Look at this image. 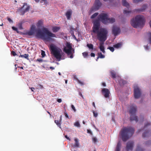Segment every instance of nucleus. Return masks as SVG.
I'll list each match as a JSON object with an SVG mask.
<instances>
[{
  "label": "nucleus",
  "mask_w": 151,
  "mask_h": 151,
  "mask_svg": "<svg viewBox=\"0 0 151 151\" xmlns=\"http://www.w3.org/2000/svg\"><path fill=\"white\" fill-rule=\"evenodd\" d=\"M147 4H144L143 5L142 8L135 9V11L136 12L140 13L141 12H143L147 8Z\"/></svg>",
  "instance_id": "16"
},
{
  "label": "nucleus",
  "mask_w": 151,
  "mask_h": 151,
  "mask_svg": "<svg viewBox=\"0 0 151 151\" xmlns=\"http://www.w3.org/2000/svg\"><path fill=\"white\" fill-rule=\"evenodd\" d=\"M12 28L14 30L16 31H18V29H17V28L15 27H12Z\"/></svg>",
  "instance_id": "45"
},
{
  "label": "nucleus",
  "mask_w": 151,
  "mask_h": 151,
  "mask_svg": "<svg viewBox=\"0 0 151 151\" xmlns=\"http://www.w3.org/2000/svg\"><path fill=\"white\" fill-rule=\"evenodd\" d=\"M103 95L106 98H109L110 93L109 90L107 88H104L101 90Z\"/></svg>",
  "instance_id": "13"
},
{
  "label": "nucleus",
  "mask_w": 151,
  "mask_h": 151,
  "mask_svg": "<svg viewBox=\"0 0 151 151\" xmlns=\"http://www.w3.org/2000/svg\"><path fill=\"white\" fill-rule=\"evenodd\" d=\"M122 5L124 6L127 7V8H129V4L126 1V0H122Z\"/></svg>",
  "instance_id": "20"
},
{
  "label": "nucleus",
  "mask_w": 151,
  "mask_h": 151,
  "mask_svg": "<svg viewBox=\"0 0 151 151\" xmlns=\"http://www.w3.org/2000/svg\"><path fill=\"white\" fill-rule=\"evenodd\" d=\"M55 122L56 123V124L60 128V127L61 124L60 123L59 121L58 120H55Z\"/></svg>",
  "instance_id": "31"
},
{
  "label": "nucleus",
  "mask_w": 151,
  "mask_h": 151,
  "mask_svg": "<svg viewBox=\"0 0 151 151\" xmlns=\"http://www.w3.org/2000/svg\"><path fill=\"white\" fill-rule=\"evenodd\" d=\"M57 101L58 103H60L62 102V100L61 99H58Z\"/></svg>",
  "instance_id": "51"
},
{
  "label": "nucleus",
  "mask_w": 151,
  "mask_h": 151,
  "mask_svg": "<svg viewBox=\"0 0 151 151\" xmlns=\"http://www.w3.org/2000/svg\"><path fill=\"white\" fill-rule=\"evenodd\" d=\"M30 8V6L28 5L27 3H24L23 6L19 10L22 14L23 15L25 12L29 11Z\"/></svg>",
  "instance_id": "9"
},
{
  "label": "nucleus",
  "mask_w": 151,
  "mask_h": 151,
  "mask_svg": "<svg viewBox=\"0 0 151 151\" xmlns=\"http://www.w3.org/2000/svg\"><path fill=\"white\" fill-rule=\"evenodd\" d=\"M74 29H75L73 27L70 28V33H73V31Z\"/></svg>",
  "instance_id": "48"
},
{
  "label": "nucleus",
  "mask_w": 151,
  "mask_h": 151,
  "mask_svg": "<svg viewBox=\"0 0 151 151\" xmlns=\"http://www.w3.org/2000/svg\"><path fill=\"white\" fill-rule=\"evenodd\" d=\"M74 141H75V143L73 145V147H78L79 145V143L78 141V140L77 139L75 138L74 139Z\"/></svg>",
  "instance_id": "21"
},
{
  "label": "nucleus",
  "mask_w": 151,
  "mask_h": 151,
  "mask_svg": "<svg viewBox=\"0 0 151 151\" xmlns=\"http://www.w3.org/2000/svg\"><path fill=\"white\" fill-rule=\"evenodd\" d=\"M64 115L66 118L69 119L68 116L66 112H64Z\"/></svg>",
  "instance_id": "44"
},
{
  "label": "nucleus",
  "mask_w": 151,
  "mask_h": 151,
  "mask_svg": "<svg viewBox=\"0 0 151 151\" xmlns=\"http://www.w3.org/2000/svg\"><path fill=\"white\" fill-rule=\"evenodd\" d=\"M19 28L20 29H23V28H22V24L21 23H20L19 24Z\"/></svg>",
  "instance_id": "43"
},
{
  "label": "nucleus",
  "mask_w": 151,
  "mask_h": 151,
  "mask_svg": "<svg viewBox=\"0 0 151 151\" xmlns=\"http://www.w3.org/2000/svg\"><path fill=\"white\" fill-rule=\"evenodd\" d=\"M74 125L75 126H76V127H81V125L80 124V123H79V122L78 121H77L76 122H75L74 123Z\"/></svg>",
  "instance_id": "32"
},
{
  "label": "nucleus",
  "mask_w": 151,
  "mask_h": 151,
  "mask_svg": "<svg viewBox=\"0 0 151 151\" xmlns=\"http://www.w3.org/2000/svg\"><path fill=\"white\" fill-rule=\"evenodd\" d=\"M35 26L34 25H32L29 31L27 32L25 34L29 36H32L33 35L35 32Z\"/></svg>",
  "instance_id": "14"
},
{
  "label": "nucleus",
  "mask_w": 151,
  "mask_h": 151,
  "mask_svg": "<svg viewBox=\"0 0 151 151\" xmlns=\"http://www.w3.org/2000/svg\"><path fill=\"white\" fill-rule=\"evenodd\" d=\"M43 24L42 21L41 20L39 21L37 24V27H40Z\"/></svg>",
  "instance_id": "25"
},
{
  "label": "nucleus",
  "mask_w": 151,
  "mask_h": 151,
  "mask_svg": "<svg viewBox=\"0 0 151 151\" xmlns=\"http://www.w3.org/2000/svg\"><path fill=\"white\" fill-rule=\"evenodd\" d=\"M84 57V58H86L87 57L88 55V53L87 52H85L82 53Z\"/></svg>",
  "instance_id": "34"
},
{
  "label": "nucleus",
  "mask_w": 151,
  "mask_h": 151,
  "mask_svg": "<svg viewBox=\"0 0 151 151\" xmlns=\"http://www.w3.org/2000/svg\"><path fill=\"white\" fill-rule=\"evenodd\" d=\"M76 80H77V81L78 83H79L81 84V85H83L84 84V83L83 82L81 81L80 80H78V79H76Z\"/></svg>",
  "instance_id": "41"
},
{
  "label": "nucleus",
  "mask_w": 151,
  "mask_h": 151,
  "mask_svg": "<svg viewBox=\"0 0 151 151\" xmlns=\"http://www.w3.org/2000/svg\"><path fill=\"white\" fill-rule=\"evenodd\" d=\"M111 74L112 78H114L116 77V74L115 73L113 72H111Z\"/></svg>",
  "instance_id": "37"
},
{
  "label": "nucleus",
  "mask_w": 151,
  "mask_h": 151,
  "mask_svg": "<svg viewBox=\"0 0 151 151\" xmlns=\"http://www.w3.org/2000/svg\"><path fill=\"white\" fill-rule=\"evenodd\" d=\"M37 3H38L39 2V1H40V0H34Z\"/></svg>",
  "instance_id": "62"
},
{
  "label": "nucleus",
  "mask_w": 151,
  "mask_h": 151,
  "mask_svg": "<svg viewBox=\"0 0 151 151\" xmlns=\"http://www.w3.org/2000/svg\"><path fill=\"white\" fill-rule=\"evenodd\" d=\"M71 106L73 109L74 110V111L75 112L76 111V109L75 108L74 106L73 105H72Z\"/></svg>",
  "instance_id": "47"
},
{
  "label": "nucleus",
  "mask_w": 151,
  "mask_h": 151,
  "mask_svg": "<svg viewBox=\"0 0 151 151\" xmlns=\"http://www.w3.org/2000/svg\"><path fill=\"white\" fill-rule=\"evenodd\" d=\"M131 11H127L126 10H124L123 11V13L124 14H126V15H128L130 13H131Z\"/></svg>",
  "instance_id": "27"
},
{
  "label": "nucleus",
  "mask_w": 151,
  "mask_h": 151,
  "mask_svg": "<svg viewBox=\"0 0 151 151\" xmlns=\"http://www.w3.org/2000/svg\"><path fill=\"white\" fill-rule=\"evenodd\" d=\"M134 97L135 99H138L141 94L140 89L137 86H134Z\"/></svg>",
  "instance_id": "10"
},
{
  "label": "nucleus",
  "mask_w": 151,
  "mask_h": 151,
  "mask_svg": "<svg viewBox=\"0 0 151 151\" xmlns=\"http://www.w3.org/2000/svg\"><path fill=\"white\" fill-rule=\"evenodd\" d=\"M149 143H151V141H149L147 142L146 143V145H149Z\"/></svg>",
  "instance_id": "54"
},
{
  "label": "nucleus",
  "mask_w": 151,
  "mask_h": 151,
  "mask_svg": "<svg viewBox=\"0 0 151 151\" xmlns=\"http://www.w3.org/2000/svg\"><path fill=\"white\" fill-rule=\"evenodd\" d=\"M72 14V11L71 9L69 10L66 12L65 13V16L69 20L70 19Z\"/></svg>",
  "instance_id": "17"
},
{
  "label": "nucleus",
  "mask_w": 151,
  "mask_h": 151,
  "mask_svg": "<svg viewBox=\"0 0 151 151\" xmlns=\"http://www.w3.org/2000/svg\"><path fill=\"white\" fill-rule=\"evenodd\" d=\"M19 57L24 58L27 60H29V55L28 54H25L23 55L20 54V55L19 56Z\"/></svg>",
  "instance_id": "23"
},
{
  "label": "nucleus",
  "mask_w": 151,
  "mask_h": 151,
  "mask_svg": "<svg viewBox=\"0 0 151 151\" xmlns=\"http://www.w3.org/2000/svg\"><path fill=\"white\" fill-rule=\"evenodd\" d=\"M102 42V43H100V45L99 46V49L103 53H105V51L104 50V46L103 45L104 42Z\"/></svg>",
  "instance_id": "18"
},
{
  "label": "nucleus",
  "mask_w": 151,
  "mask_h": 151,
  "mask_svg": "<svg viewBox=\"0 0 151 151\" xmlns=\"http://www.w3.org/2000/svg\"><path fill=\"white\" fill-rule=\"evenodd\" d=\"M11 53H12V55L14 56L17 55L16 52L14 51H12V52H11Z\"/></svg>",
  "instance_id": "46"
},
{
  "label": "nucleus",
  "mask_w": 151,
  "mask_h": 151,
  "mask_svg": "<svg viewBox=\"0 0 151 151\" xmlns=\"http://www.w3.org/2000/svg\"><path fill=\"white\" fill-rule=\"evenodd\" d=\"M150 125V124L147 122L145 124L144 127L143 129L138 130V132H140L141 130L143 129L145 130V131L142 134V137H147L150 135V131L148 130H147L146 129Z\"/></svg>",
  "instance_id": "8"
},
{
  "label": "nucleus",
  "mask_w": 151,
  "mask_h": 151,
  "mask_svg": "<svg viewBox=\"0 0 151 151\" xmlns=\"http://www.w3.org/2000/svg\"><path fill=\"white\" fill-rule=\"evenodd\" d=\"M63 51L67 54L68 56L70 55L69 58H73V53L74 50L72 48V44L69 42H67L66 46L64 47Z\"/></svg>",
  "instance_id": "6"
},
{
  "label": "nucleus",
  "mask_w": 151,
  "mask_h": 151,
  "mask_svg": "<svg viewBox=\"0 0 151 151\" xmlns=\"http://www.w3.org/2000/svg\"><path fill=\"white\" fill-rule=\"evenodd\" d=\"M50 68L52 70H54L55 69V68L53 67H50Z\"/></svg>",
  "instance_id": "60"
},
{
  "label": "nucleus",
  "mask_w": 151,
  "mask_h": 151,
  "mask_svg": "<svg viewBox=\"0 0 151 151\" xmlns=\"http://www.w3.org/2000/svg\"><path fill=\"white\" fill-rule=\"evenodd\" d=\"M121 146V143L120 142V141H119L118 142V143L117 144V145L116 147L115 151H120Z\"/></svg>",
  "instance_id": "19"
},
{
  "label": "nucleus",
  "mask_w": 151,
  "mask_h": 151,
  "mask_svg": "<svg viewBox=\"0 0 151 151\" xmlns=\"http://www.w3.org/2000/svg\"><path fill=\"white\" fill-rule=\"evenodd\" d=\"M7 19L8 20V21L10 22H12V23L13 22V21L12 20L9 18H8V19Z\"/></svg>",
  "instance_id": "50"
},
{
  "label": "nucleus",
  "mask_w": 151,
  "mask_h": 151,
  "mask_svg": "<svg viewBox=\"0 0 151 151\" xmlns=\"http://www.w3.org/2000/svg\"><path fill=\"white\" fill-rule=\"evenodd\" d=\"M144 0H133V2L135 3H137L139 2H141L143 1Z\"/></svg>",
  "instance_id": "39"
},
{
  "label": "nucleus",
  "mask_w": 151,
  "mask_h": 151,
  "mask_svg": "<svg viewBox=\"0 0 151 151\" xmlns=\"http://www.w3.org/2000/svg\"><path fill=\"white\" fill-rule=\"evenodd\" d=\"M40 2L41 3H43V2L44 3V4L45 5H47L48 4V2L47 1V0H41Z\"/></svg>",
  "instance_id": "33"
},
{
  "label": "nucleus",
  "mask_w": 151,
  "mask_h": 151,
  "mask_svg": "<svg viewBox=\"0 0 151 151\" xmlns=\"http://www.w3.org/2000/svg\"><path fill=\"white\" fill-rule=\"evenodd\" d=\"M18 68H19L22 69H23V67H18Z\"/></svg>",
  "instance_id": "63"
},
{
  "label": "nucleus",
  "mask_w": 151,
  "mask_h": 151,
  "mask_svg": "<svg viewBox=\"0 0 151 151\" xmlns=\"http://www.w3.org/2000/svg\"><path fill=\"white\" fill-rule=\"evenodd\" d=\"M91 57H94L95 56V54L94 53H91Z\"/></svg>",
  "instance_id": "52"
},
{
  "label": "nucleus",
  "mask_w": 151,
  "mask_h": 151,
  "mask_svg": "<svg viewBox=\"0 0 151 151\" xmlns=\"http://www.w3.org/2000/svg\"><path fill=\"white\" fill-rule=\"evenodd\" d=\"M99 58H105L104 55H103L101 52H98V53Z\"/></svg>",
  "instance_id": "28"
},
{
  "label": "nucleus",
  "mask_w": 151,
  "mask_h": 151,
  "mask_svg": "<svg viewBox=\"0 0 151 151\" xmlns=\"http://www.w3.org/2000/svg\"><path fill=\"white\" fill-rule=\"evenodd\" d=\"M145 20L144 17L141 15L137 16L134 19H133L131 21L132 26L134 28H137L138 27H142L145 24Z\"/></svg>",
  "instance_id": "4"
},
{
  "label": "nucleus",
  "mask_w": 151,
  "mask_h": 151,
  "mask_svg": "<svg viewBox=\"0 0 151 151\" xmlns=\"http://www.w3.org/2000/svg\"><path fill=\"white\" fill-rule=\"evenodd\" d=\"M107 49H109L112 52H114V47H109Z\"/></svg>",
  "instance_id": "36"
},
{
  "label": "nucleus",
  "mask_w": 151,
  "mask_h": 151,
  "mask_svg": "<svg viewBox=\"0 0 151 151\" xmlns=\"http://www.w3.org/2000/svg\"><path fill=\"white\" fill-rule=\"evenodd\" d=\"M100 21L104 24H107L114 22L115 19L113 18H109L106 14L102 13L98 16V19L93 21V32L97 34V39L100 41L104 42L107 39L108 32L105 28L99 29L100 26Z\"/></svg>",
  "instance_id": "1"
},
{
  "label": "nucleus",
  "mask_w": 151,
  "mask_h": 151,
  "mask_svg": "<svg viewBox=\"0 0 151 151\" xmlns=\"http://www.w3.org/2000/svg\"><path fill=\"white\" fill-rule=\"evenodd\" d=\"M29 88L31 89L32 91H34V90L35 89L34 88L31 87Z\"/></svg>",
  "instance_id": "57"
},
{
  "label": "nucleus",
  "mask_w": 151,
  "mask_h": 151,
  "mask_svg": "<svg viewBox=\"0 0 151 151\" xmlns=\"http://www.w3.org/2000/svg\"><path fill=\"white\" fill-rule=\"evenodd\" d=\"M87 46L90 49L93 50V45L91 44H88L87 45Z\"/></svg>",
  "instance_id": "26"
},
{
  "label": "nucleus",
  "mask_w": 151,
  "mask_h": 151,
  "mask_svg": "<svg viewBox=\"0 0 151 151\" xmlns=\"http://www.w3.org/2000/svg\"><path fill=\"white\" fill-rule=\"evenodd\" d=\"M134 131L133 128L131 127H123L120 132L122 140L126 142L132 136Z\"/></svg>",
  "instance_id": "3"
},
{
  "label": "nucleus",
  "mask_w": 151,
  "mask_h": 151,
  "mask_svg": "<svg viewBox=\"0 0 151 151\" xmlns=\"http://www.w3.org/2000/svg\"><path fill=\"white\" fill-rule=\"evenodd\" d=\"M60 29V27L54 26L52 27V30L53 32H58Z\"/></svg>",
  "instance_id": "22"
},
{
  "label": "nucleus",
  "mask_w": 151,
  "mask_h": 151,
  "mask_svg": "<svg viewBox=\"0 0 151 151\" xmlns=\"http://www.w3.org/2000/svg\"><path fill=\"white\" fill-rule=\"evenodd\" d=\"M137 111L136 106L132 105L130 106L129 112L130 114V119L131 121H135L136 122L138 121L137 116H136L135 115Z\"/></svg>",
  "instance_id": "7"
},
{
  "label": "nucleus",
  "mask_w": 151,
  "mask_h": 151,
  "mask_svg": "<svg viewBox=\"0 0 151 151\" xmlns=\"http://www.w3.org/2000/svg\"><path fill=\"white\" fill-rule=\"evenodd\" d=\"M65 137L68 139L69 140H70V139L67 136V135H65Z\"/></svg>",
  "instance_id": "55"
},
{
  "label": "nucleus",
  "mask_w": 151,
  "mask_h": 151,
  "mask_svg": "<svg viewBox=\"0 0 151 151\" xmlns=\"http://www.w3.org/2000/svg\"><path fill=\"white\" fill-rule=\"evenodd\" d=\"M93 116L95 117H96L98 116V114L97 112H96L95 111H93Z\"/></svg>",
  "instance_id": "40"
},
{
  "label": "nucleus",
  "mask_w": 151,
  "mask_h": 151,
  "mask_svg": "<svg viewBox=\"0 0 151 151\" xmlns=\"http://www.w3.org/2000/svg\"><path fill=\"white\" fill-rule=\"evenodd\" d=\"M120 32V29L119 28L114 26L112 28V33L114 36H116Z\"/></svg>",
  "instance_id": "15"
},
{
  "label": "nucleus",
  "mask_w": 151,
  "mask_h": 151,
  "mask_svg": "<svg viewBox=\"0 0 151 151\" xmlns=\"http://www.w3.org/2000/svg\"><path fill=\"white\" fill-rule=\"evenodd\" d=\"M92 104H93V106L95 108L96 107V106H95V103L94 102H93L92 103Z\"/></svg>",
  "instance_id": "61"
},
{
  "label": "nucleus",
  "mask_w": 151,
  "mask_h": 151,
  "mask_svg": "<svg viewBox=\"0 0 151 151\" xmlns=\"http://www.w3.org/2000/svg\"><path fill=\"white\" fill-rule=\"evenodd\" d=\"M50 48L51 53L53 55L54 57L58 61H60L62 60V55L64 54L62 50L53 44L50 45Z\"/></svg>",
  "instance_id": "5"
},
{
  "label": "nucleus",
  "mask_w": 151,
  "mask_h": 151,
  "mask_svg": "<svg viewBox=\"0 0 151 151\" xmlns=\"http://www.w3.org/2000/svg\"><path fill=\"white\" fill-rule=\"evenodd\" d=\"M101 3L100 2L99 0H95L94 5L91 9V11H92L98 10L101 6Z\"/></svg>",
  "instance_id": "11"
},
{
  "label": "nucleus",
  "mask_w": 151,
  "mask_h": 151,
  "mask_svg": "<svg viewBox=\"0 0 151 151\" xmlns=\"http://www.w3.org/2000/svg\"><path fill=\"white\" fill-rule=\"evenodd\" d=\"M134 142L133 141H129L127 143L126 149L127 151L132 150L133 149Z\"/></svg>",
  "instance_id": "12"
},
{
  "label": "nucleus",
  "mask_w": 151,
  "mask_h": 151,
  "mask_svg": "<svg viewBox=\"0 0 151 151\" xmlns=\"http://www.w3.org/2000/svg\"><path fill=\"white\" fill-rule=\"evenodd\" d=\"M126 81L122 80H120L119 82V84L121 86L124 85Z\"/></svg>",
  "instance_id": "29"
},
{
  "label": "nucleus",
  "mask_w": 151,
  "mask_h": 151,
  "mask_svg": "<svg viewBox=\"0 0 151 151\" xmlns=\"http://www.w3.org/2000/svg\"><path fill=\"white\" fill-rule=\"evenodd\" d=\"M93 140L94 142H97V139L96 137H94L93 138Z\"/></svg>",
  "instance_id": "49"
},
{
  "label": "nucleus",
  "mask_w": 151,
  "mask_h": 151,
  "mask_svg": "<svg viewBox=\"0 0 151 151\" xmlns=\"http://www.w3.org/2000/svg\"><path fill=\"white\" fill-rule=\"evenodd\" d=\"M136 151H143V150L139 146H137Z\"/></svg>",
  "instance_id": "35"
},
{
  "label": "nucleus",
  "mask_w": 151,
  "mask_h": 151,
  "mask_svg": "<svg viewBox=\"0 0 151 151\" xmlns=\"http://www.w3.org/2000/svg\"><path fill=\"white\" fill-rule=\"evenodd\" d=\"M99 14V13L96 12L93 14L91 17V18L93 19L97 17Z\"/></svg>",
  "instance_id": "30"
},
{
  "label": "nucleus",
  "mask_w": 151,
  "mask_h": 151,
  "mask_svg": "<svg viewBox=\"0 0 151 151\" xmlns=\"http://www.w3.org/2000/svg\"><path fill=\"white\" fill-rule=\"evenodd\" d=\"M41 54L42 55V58L44 57L45 55V52L43 50H41Z\"/></svg>",
  "instance_id": "38"
},
{
  "label": "nucleus",
  "mask_w": 151,
  "mask_h": 151,
  "mask_svg": "<svg viewBox=\"0 0 151 151\" xmlns=\"http://www.w3.org/2000/svg\"><path fill=\"white\" fill-rule=\"evenodd\" d=\"M37 61H38L39 62H41L42 61V60L41 59H37Z\"/></svg>",
  "instance_id": "53"
},
{
  "label": "nucleus",
  "mask_w": 151,
  "mask_h": 151,
  "mask_svg": "<svg viewBox=\"0 0 151 151\" xmlns=\"http://www.w3.org/2000/svg\"><path fill=\"white\" fill-rule=\"evenodd\" d=\"M122 44L121 42L117 43V44L114 45V47L115 48H119L122 45Z\"/></svg>",
  "instance_id": "24"
},
{
  "label": "nucleus",
  "mask_w": 151,
  "mask_h": 151,
  "mask_svg": "<svg viewBox=\"0 0 151 151\" xmlns=\"http://www.w3.org/2000/svg\"><path fill=\"white\" fill-rule=\"evenodd\" d=\"M149 41L150 43L151 44V33L150 32L149 33Z\"/></svg>",
  "instance_id": "42"
},
{
  "label": "nucleus",
  "mask_w": 151,
  "mask_h": 151,
  "mask_svg": "<svg viewBox=\"0 0 151 151\" xmlns=\"http://www.w3.org/2000/svg\"><path fill=\"white\" fill-rule=\"evenodd\" d=\"M150 27L151 28V20L150 22Z\"/></svg>",
  "instance_id": "64"
},
{
  "label": "nucleus",
  "mask_w": 151,
  "mask_h": 151,
  "mask_svg": "<svg viewBox=\"0 0 151 151\" xmlns=\"http://www.w3.org/2000/svg\"><path fill=\"white\" fill-rule=\"evenodd\" d=\"M72 36L73 38L75 40H77V39L76 37V36H75V35H74V34L73 33V35H72Z\"/></svg>",
  "instance_id": "56"
},
{
  "label": "nucleus",
  "mask_w": 151,
  "mask_h": 151,
  "mask_svg": "<svg viewBox=\"0 0 151 151\" xmlns=\"http://www.w3.org/2000/svg\"><path fill=\"white\" fill-rule=\"evenodd\" d=\"M42 32L40 29L36 30V36L42 39L44 41L50 42L53 41L52 37H56L55 34L50 32L47 28L44 27Z\"/></svg>",
  "instance_id": "2"
},
{
  "label": "nucleus",
  "mask_w": 151,
  "mask_h": 151,
  "mask_svg": "<svg viewBox=\"0 0 151 151\" xmlns=\"http://www.w3.org/2000/svg\"><path fill=\"white\" fill-rule=\"evenodd\" d=\"M87 132L88 133H90V134H91V130H88V129H87Z\"/></svg>",
  "instance_id": "58"
},
{
  "label": "nucleus",
  "mask_w": 151,
  "mask_h": 151,
  "mask_svg": "<svg viewBox=\"0 0 151 151\" xmlns=\"http://www.w3.org/2000/svg\"><path fill=\"white\" fill-rule=\"evenodd\" d=\"M102 85L104 86H106V84L105 83H102Z\"/></svg>",
  "instance_id": "59"
}]
</instances>
